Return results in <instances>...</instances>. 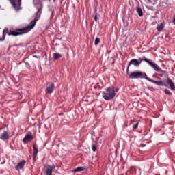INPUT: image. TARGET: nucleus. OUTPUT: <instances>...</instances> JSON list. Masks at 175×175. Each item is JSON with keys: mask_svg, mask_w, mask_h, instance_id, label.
I'll return each instance as SVG.
<instances>
[{"mask_svg": "<svg viewBox=\"0 0 175 175\" xmlns=\"http://www.w3.org/2000/svg\"><path fill=\"white\" fill-rule=\"evenodd\" d=\"M31 30L28 27L22 29H16V30H9V29L5 28L3 31V37L0 39H3V40H5L6 34L9 36H18V35H23V33H28Z\"/></svg>", "mask_w": 175, "mask_h": 175, "instance_id": "f257e3e1", "label": "nucleus"}, {"mask_svg": "<svg viewBox=\"0 0 175 175\" xmlns=\"http://www.w3.org/2000/svg\"><path fill=\"white\" fill-rule=\"evenodd\" d=\"M40 14H42V4H37V13L36 14L35 18L30 23V24L27 26L29 29H32L35 25H36L37 21H38L39 18H40Z\"/></svg>", "mask_w": 175, "mask_h": 175, "instance_id": "f03ea898", "label": "nucleus"}, {"mask_svg": "<svg viewBox=\"0 0 175 175\" xmlns=\"http://www.w3.org/2000/svg\"><path fill=\"white\" fill-rule=\"evenodd\" d=\"M116 96V93L114 92V87L108 88L106 89L105 92H103V98L105 100H111L114 99Z\"/></svg>", "mask_w": 175, "mask_h": 175, "instance_id": "7ed1b4c3", "label": "nucleus"}, {"mask_svg": "<svg viewBox=\"0 0 175 175\" xmlns=\"http://www.w3.org/2000/svg\"><path fill=\"white\" fill-rule=\"evenodd\" d=\"M130 79H148V77H147V74L142 72V71H135L133 72L131 74L129 75Z\"/></svg>", "mask_w": 175, "mask_h": 175, "instance_id": "20e7f679", "label": "nucleus"}, {"mask_svg": "<svg viewBox=\"0 0 175 175\" xmlns=\"http://www.w3.org/2000/svg\"><path fill=\"white\" fill-rule=\"evenodd\" d=\"M55 86L53 82H49L46 84V88L45 90L46 95H51L54 92Z\"/></svg>", "mask_w": 175, "mask_h": 175, "instance_id": "39448f33", "label": "nucleus"}, {"mask_svg": "<svg viewBox=\"0 0 175 175\" xmlns=\"http://www.w3.org/2000/svg\"><path fill=\"white\" fill-rule=\"evenodd\" d=\"M10 1L15 10H18L19 9H21V0H10Z\"/></svg>", "mask_w": 175, "mask_h": 175, "instance_id": "423d86ee", "label": "nucleus"}, {"mask_svg": "<svg viewBox=\"0 0 175 175\" xmlns=\"http://www.w3.org/2000/svg\"><path fill=\"white\" fill-rule=\"evenodd\" d=\"M55 170V165H47L44 169L45 175H53V171Z\"/></svg>", "mask_w": 175, "mask_h": 175, "instance_id": "0eeeda50", "label": "nucleus"}, {"mask_svg": "<svg viewBox=\"0 0 175 175\" xmlns=\"http://www.w3.org/2000/svg\"><path fill=\"white\" fill-rule=\"evenodd\" d=\"M146 80H148V81H150V83H153V84H156V85H160L161 87H167L166 82L162 81H154L149 77L146 78Z\"/></svg>", "mask_w": 175, "mask_h": 175, "instance_id": "6e6552de", "label": "nucleus"}, {"mask_svg": "<svg viewBox=\"0 0 175 175\" xmlns=\"http://www.w3.org/2000/svg\"><path fill=\"white\" fill-rule=\"evenodd\" d=\"M140 62L141 64L143 62H146L147 65H149V66H155L156 65L152 62V60L150 59H147L146 57H144L142 59L140 58Z\"/></svg>", "mask_w": 175, "mask_h": 175, "instance_id": "1a4fd4ad", "label": "nucleus"}, {"mask_svg": "<svg viewBox=\"0 0 175 175\" xmlns=\"http://www.w3.org/2000/svg\"><path fill=\"white\" fill-rule=\"evenodd\" d=\"M25 163H27V161L25 160H22L20 161L16 166H15L16 170L20 171L21 169L24 168V166H25Z\"/></svg>", "mask_w": 175, "mask_h": 175, "instance_id": "9d476101", "label": "nucleus"}, {"mask_svg": "<svg viewBox=\"0 0 175 175\" xmlns=\"http://www.w3.org/2000/svg\"><path fill=\"white\" fill-rule=\"evenodd\" d=\"M166 85L167 87H170L171 90H175V85H174V83H173V81H172V79H170V78H167V81H166Z\"/></svg>", "mask_w": 175, "mask_h": 175, "instance_id": "9b49d317", "label": "nucleus"}, {"mask_svg": "<svg viewBox=\"0 0 175 175\" xmlns=\"http://www.w3.org/2000/svg\"><path fill=\"white\" fill-rule=\"evenodd\" d=\"M140 64H142V62H140V59L139 60L136 59H133L130 61L128 66H131V65H134L135 66H139Z\"/></svg>", "mask_w": 175, "mask_h": 175, "instance_id": "f8f14e48", "label": "nucleus"}, {"mask_svg": "<svg viewBox=\"0 0 175 175\" xmlns=\"http://www.w3.org/2000/svg\"><path fill=\"white\" fill-rule=\"evenodd\" d=\"M33 139V136L31 134H27L25 136V137L23 139V143H28V142H31Z\"/></svg>", "mask_w": 175, "mask_h": 175, "instance_id": "ddd939ff", "label": "nucleus"}, {"mask_svg": "<svg viewBox=\"0 0 175 175\" xmlns=\"http://www.w3.org/2000/svg\"><path fill=\"white\" fill-rule=\"evenodd\" d=\"M153 69L155 70V72H157V73H160V76H162V75H165V73H166V71L161 69V68L159 66H153Z\"/></svg>", "mask_w": 175, "mask_h": 175, "instance_id": "4468645a", "label": "nucleus"}, {"mask_svg": "<svg viewBox=\"0 0 175 175\" xmlns=\"http://www.w3.org/2000/svg\"><path fill=\"white\" fill-rule=\"evenodd\" d=\"M0 139L1 140H9V134L8 131H3V133L0 135Z\"/></svg>", "mask_w": 175, "mask_h": 175, "instance_id": "2eb2a0df", "label": "nucleus"}, {"mask_svg": "<svg viewBox=\"0 0 175 175\" xmlns=\"http://www.w3.org/2000/svg\"><path fill=\"white\" fill-rule=\"evenodd\" d=\"M33 159L35 160V159H36V157H38V151L39 149L36 144H34L33 146Z\"/></svg>", "mask_w": 175, "mask_h": 175, "instance_id": "dca6fc26", "label": "nucleus"}, {"mask_svg": "<svg viewBox=\"0 0 175 175\" xmlns=\"http://www.w3.org/2000/svg\"><path fill=\"white\" fill-rule=\"evenodd\" d=\"M136 11L138 13L139 17H143V10H142V8L140 7H137Z\"/></svg>", "mask_w": 175, "mask_h": 175, "instance_id": "f3484780", "label": "nucleus"}, {"mask_svg": "<svg viewBox=\"0 0 175 175\" xmlns=\"http://www.w3.org/2000/svg\"><path fill=\"white\" fill-rule=\"evenodd\" d=\"M53 57L54 59L57 60L59 59V58H62V55H61V53H53Z\"/></svg>", "mask_w": 175, "mask_h": 175, "instance_id": "a211bd4d", "label": "nucleus"}, {"mask_svg": "<svg viewBox=\"0 0 175 175\" xmlns=\"http://www.w3.org/2000/svg\"><path fill=\"white\" fill-rule=\"evenodd\" d=\"M85 170V167H78L74 170L75 173L77 172H84Z\"/></svg>", "mask_w": 175, "mask_h": 175, "instance_id": "6ab92c4d", "label": "nucleus"}, {"mask_svg": "<svg viewBox=\"0 0 175 175\" xmlns=\"http://www.w3.org/2000/svg\"><path fill=\"white\" fill-rule=\"evenodd\" d=\"M165 28V24L164 23H161V25H157V31L160 32V31H162Z\"/></svg>", "mask_w": 175, "mask_h": 175, "instance_id": "aec40b11", "label": "nucleus"}, {"mask_svg": "<svg viewBox=\"0 0 175 175\" xmlns=\"http://www.w3.org/2000/svg\"><path fill=\"white\" fill-rule=\"evenodd\" d=\"M92 150L95 152L96 151V143L95 142H93L92 144Z\"/></svg>", "mask_w": 175, "mask_h": 175, "instance_id": "412c9836", "label": "nucleus"}, {"mask_svg": "<svg viewBox=\"0 0 175 175\" xmlns=\"http://www.w3.org/2000/svg\"><path fill=\"white\" fill-rule=\"evenodd\" d=\"M99 43H100V38L97 37L95 39L94 44H95V46H98V44H99Z\"/></svg>", "mask_w": 175, "mask_h": 175, "instance_id": "4be33fe9", "label": "nucleus"}, {"mask_svg": "<svg viewBox=\"0 0 175 175\" xmlns=\"http://www.w3.org/2000/svg\"><path fill=\"white\" fill-rule=\"evenodd\" d=\"M138 127H139V122H137L133 125V129H137Z\"/></svg>", "mask_w": 175, "mask_h": 175, "instance_id": "5701e85b", "label": "nucleus"}, {"mask_svg": "<svg viewBox=\"0 0 175 175\" xmlns=\"http://www.w3.org/2000/svg\"><path fill=\"white\" fill-rule=\"evenodd\" d=\"M165 94H166L167 95H172V92L167 89L165 90Z\"/></svg>", "mask_w": 175, "mask_h": 175, "instance_id": "b1692460", "label": "nucleus"}, {"mask_svg": "<svg viewBox=\"0 0 175 175\" xmlns=\"http://www.w3.org/2000/svg\"><path fill=\"white\" fill-rule=\"evenodd\" d=\"M93 18L95 20V21H98V16L96 15V12L93 14Z\"/></svg>", "mask_w": 175, "mask_h": 175, "instance_id": "393cba45", "label": "nucleus"}, {"mask_svg": "<svg viewBox=\"0 0 175 175\" xmlns=\"http://www.w3.org/2000/svg\"><path fill=\"white\" fill-rule=\"evenodd\" d=\"M119 89L118 88H114V93L116 94V92H118Z\"/></svg>", "mask_w": 175, "mask_h": 175, "instance_id": "a878e982", "label": "nucleus"}, {"mask_svg": "<svg viewBox=\"0 0 175 175\" xmlns=\"http://www.w3.org/2000/svg\"><path fill=\"white\" fill-rule=\"evenodd\" d=\"M126 71H127V73H129V66L127 67Z\"/></svg>", "mask_w": 175, "mask_h": 175, "instance_id": "bb28decb", "label": "nucleus"}, {"mask_svg": "<svg viewBox=\"0 0 175 175\" xmlns=\"http://www.w3.org/2000/svg\"><path fill=\"white\" fill-rule=\"evenodd\" d=\"M174 70H175V67L174 68H172V71L174 72Z\"/></svg>", "mask_w": 175, "mask_h": 175, "instance_id": "cd10ccee", "label": "nucleus"}, {"mask_svg": "<svg viewBox=\"0 0 175 175\" xmlns=\"http://www.w3.org/2000/svg\"><path fill=\"white\" fill-rule=\"evenodd\" d=\"M0 42H3V39H0Z\"/></svg>", "mask_w": 175, "mask_h": 175, "instance_id": "c85d7f7f", "label": "nucleus"}, {"mask_svg": "<svg viewBox=\"0 0 175 175\" xmlns=\"http://www.w3.org/2000/svg\"><path fill=\"white\" fill-rule=\"evenodd\" d=\"M165 173H167V170L165 171Z\"/></svg>", "mask_w": 175, "mask_h": 175, "instance_id": "c756f323", "label": "nucleus"}]
</instances>
